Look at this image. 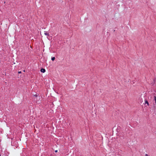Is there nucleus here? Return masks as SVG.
Instances as JSON below:
<instances>
[{
  "mask_svg": "<svg viewBox=\"0 0 156 156\" xmlns=\"http://www.w3.org/2000/svg\"><path fill=\"white\" fill-rule=\"evenodd\" d=\"M16 67V64L15 62H14L13 64H12V65L11 66V68L12 69H14L15 68V67Z\"/></svg>",
  "mask_w": 156,
  "mask_h": 156,
  "instance_id": "f257e3e1",
  "label": "nucleus"
},
{
  "mask_svg": "<svg viewBox=\"0 0 156 156\" xmlns=\"http://www.w3.org/2000/svg\"><path fill=\"white\" fill-rule=\"evenodd\" d=\"M41 71L42 73H44L45 72V69L42 68L41 69Z\"/></svg>",
  "mask_w": 156,
  "mask_h": 156,
  "instance_id": "f03ea898",
  "label": "nucleus"
},
{
  "mask_svg": "<svg viewBox=\"0 0 156 156\" xmlns=\"http://www.w3.org/2000/svg\"><path fill=\"white\" fill-rule=\"evenodd\" d=\"M145 104H147L148 106L149 105V104L147 101L146 100H145Z\"/></svg>",
  "mask_w": 156,
  "mask_h": 156,
  "instance_id": "7ed1b4c3",
  "label": "nucleus"
},
{
  "mask_svg": "<svg viewBox=\"0 0 156 156\" xmlns=\"http://www.w3.org/2000/svg\"><path fill=\"white\" fill-rule=\"evenodd\" d=\"M44 34L46 35H48V36H49V34L48 33H47V32L44 33Z\"/></svg>",
  "mask_w": 156,
  "mask_h": 156,
  "instance_id": "20e7f679",
  "label": "nucleus"
},
{
  "mask_svg": "<svg viewBox=\"0 0 156 156\" xmlns=\"http://www.w3.org/2000/svg\"><path fill=\"white\" fill-rule=\"evenodd\" d=\"M55 57H52V58H51V60H52V61H54V60L55 59Z\"/></svg>",
  "mask_w": 156,
  "mask_h": 156,
  "instance_id": "39448f33",
  "label": "nucleus"
},
{
  "mask_svg": "<svg viewBox=\"0 0 156 156\" xmlns=\"http://www.w3.org/2000/svg\"><path fill=\"white\" fill-rule=\"evenodd\" d=\"M34 96H35L36 97H37L38 96V95L37 94H35L34 95Z\"/></svg>",
  "mask_w": 156,
  "mask_h": 156,
  "instance_id": "423d86ee",
  "label": "nucleus"
},
{
  "mask_svg": "<svg viewBox=\"0 0 156 156\" xmlns=\"http://www.w3.org/2000/svg\"><path fill=\"white\" fill-rule=\"evenodd\" d=\"M18 73H21V71H19Z\"/></svg>",
  "mask_w": 156,
  "mask_h": 156,
  "instance_id": "0eeeda50",
  "label": "nucleus"
},
{
  "mask_svg": "<svg viewBox=\"0 0 156 156\" xmlns=\"http://www.w3.org/2000/svg\"><path fill=\"white\" fill-rule=\"evenodd\" d=\"M55 152H58V151H57V150H55Z\"/></svg>",
  "mask_w": 156,
  "mask_h": 156,
  "instance_id": "6e6552de",
  "label": "nucleus"
},
{
  "mask_svg": "<svg viewBox=\"0 0 156 156\" xmlns=\"http://www.w3.org/2000/svg\"><path fill=\"white\" fill-rule=\"evenodd\" d=\"M145 156H147V154H146V155H145Z\"/></svg>",
  "mask_w": 156,
  "mask_h": 156,
  "instance_id": "1a4fd4ad",
  "label": "nucleus"
},
{
  "mask_svg": "<svg viewBox=\"0 0 156 156\" xmlns=\"http://www.w3.org/2000/svg\"><path fill=\"white\" fill-rule=\"evenodd\" d=\"M23 71L24 72H25V70H24Z\"/></svg>",
  "mask_w": 156,
  "mask_h": 156,
  "instance_id": "9d476101",
  "label": "nucleus"
}]
</instances>
